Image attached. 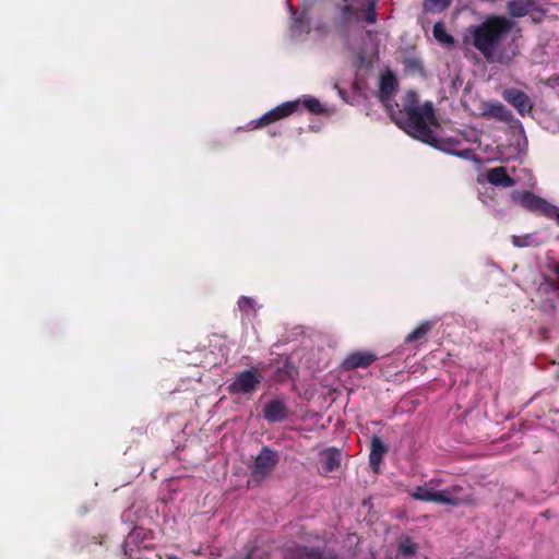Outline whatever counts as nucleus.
I'll use <instances>...</instances> for the list:
<instances>
[{"mask_svg": "<svg viewBox=\"0 0 559 559\" xmlns=\"http://www.w3.org/2000/svg\"><path fill=\"white\" fill-rule=\"evenodd\" d=\"M299 559H337L333 556H324L319 549L307 548Z\"/></svg>", "mask_w": 559, "mask_h": 559, "instance_id": "nucleus-25", "label": "nucleus"}, {"mask_svg": "<svg viewBox=\"0 0 559 559\" xmlns=\"http://www.w3.org/2000/svg\"><path fill=\"white\" fill-rule=\"evenodd\" d=\"M484 115L490 118H495L501 121H509L512 118V114L501 104L488 105L484 111Z\"/></svg>", "mask_w": 559, "mask_h": 559, "instance_id": "nucleus-18", "label": "nucleus"}, {"mask_svg": "<svg viewBox=\"0 0 559 559\" xmlns=\"http://www.w3.org/2000/svg\"><path fill=\"white\" fill-rule=\"evenodd\" d=\"M530 7V0H512L508 3V11L513 17H521L527 14Z\"/></svg>", "mask_w": 559, "mask_h": 559, "instance_id": "nucleus-20", "label": "nucleus"}, {"mask_svg": "<svg viewBox=\"0 0 559 559\" xmlns=\"http://www.w3.org/2000/svg\"><path fill=\"white\" fill-rule=\"evenodd\" d=\"M150 533L145 531L143 527L135 526L128 535L126 542L123 543V554L124 556L133 559V547H146L144 542L148 538Z\"/></svg>", "mask_w": 559, "mask_h": 559, "instance_id": "nucleus-12", "label": "nucleus"}, {"mask_svg": "<svg viewBox=\"0 0 559 559\" xmlns=\"http://www.w3.org/2000/svg\"><path fill=\"white\" fill-rule=\"evenodd\" d=\"M412 497L416 500L426 502H438V503H454L451 498V493L448 490H433L426 486H418L415 488Z\"/></svg>", "mask_w": 559, "mask_h": 559, "instance_id": "nucleus-9", "label": "nucleus"}, {"mask_svg": "<svg viewBox=\"0 0 559 559\" xmlns=\"http://www.w3.org/2000/svg\"><path fill=\"white\" fill-rule=\"evenodd\" d=\"M552 216H555L557 218V222L559 224V212L557 211L556 207H555V214H552Z\"/></svg>", "mask_w": 559, "mask_h": 559, "instance_id": "nucleus-27", "label": "nucleus"}, {"mask_svg": "<svg viewBox=\"0 0 559 559\" xmlns=\"http://www.w3.org/2000/svg\"><path fill=\"white\" fill-rule=\"evenodd\" d=\"M297 373L295 366L289 361L285 360L283 366L278 367L274 372V379L277 382H285L288 379L294 378Z\"/></svg>", "mask_w": 559, "mask_h": 559, "instance_id": "nucleus-19", "label": "nucleus"}, {"mask_svg": "<svg viewBox=\"0 0 559 559\" xmlns=\"http://www.w3.org/2000/svg\"><path fill=\"white\" fill-rule=\"evenodd\" d=\"M288 414L287 405L280 399H272L263 406V417L269 423H281Z\"/></svg>", "mask_w": 559, "mask_h": 559, "instance_id": "nucleus-11", "label": "nucleus"}, {"mask_svg": "<svg viewBox=\"0 0 559 559\" xmlns=\"http://www.w3.org/2000/svg\"><path fill=\"white\" fill-rule=\"evenodd\" d=\"M342 23L349 24L354 17H359V9L354 8L350 4H346L342 8Z\"/></svg>", "mask_w": 559, "mask_h": 559, "instance_id": "nucleus-24", "label": "nucleus"}, {"mask_svg": "<svg viewBox=\"0 0 559 559\" xmlns=\"http://www.w3.org/2000/svg\"><path fill=\"white\" fill-rule=\"evenodd\" d=\"M513 241L515 245L518 246H521L522 243H520V237H513Z\"/></svg>", "mask_w": 559, "mask_h": 559, "instance_id": "nucleus-28", "label": "nucleus"}, {"mask_svg": "<svg viewBox=\"0 0 559 559\" xmlns=\"http://www.w3.org/2000/svg\"><path fill=\"white\" fill-rule=\"evenodd\" d=\"M487 180L495 186L499 187H512L514 180L507 174L504 167H496L487 173Z\"/></svg>", "mask_w": 559, "mask_h": 559, "instance_id": "nucleus-15", "label": "nucleus"}, {"mask_svg": "<svg viewBox=\"0 0 559 559\" xmlns=\"http://www.w3.org/2000/svg\"><path fill=\"white\" fill-rule=\"evenodd\" d=\"M362 17L367 24H374L377 22V7L376 2L369 1L366 9H359V17Z\"/></svg>", "mask_w": 559, "mask_h": 559, "instance_id": "nucleus-23", "label": "nucleus"}, {"mask_svg": "<svg viewBox=\"0 0 559 559\" xmlns=\"http://www.w3.org/2000/svg\"><path fill=\"white\" fill-rule=\"evenodd\" d=\"M418 544L408 536H402L397 544V559L411 558L418 551Z\"/></svg>", "mask_w": 559, "mask_h": 559, "instance_id": "nucleus-17", "label": "nucleus"}, {"mask_svg": "<svg viewBox=\"0 0 559 559\" xmlns=\"http://www.w3.org/2000/svg\"><path fill=\"white\" fill-rule=\"evenodd\" d=\"M558 272H559V264H558Z\"/></svg>", "mask_w": 559, "mask_h": 559, "instance_id": "nucleus-30", "label": "nucleus"}, {"mask_svg": "<svg viewBox=\"0 0 559 559\" xmlns=\"http://www.w3.org/2000/svg\"><path fill=\"white\" fill-rule=\"evenodd\" d=\"M301 107L306 108L313 115H321L324 112V107L314 97H305L302 102L300 99L285 102L275 108L269 110L262 115L259 119L252 120L250 126L252 129H261L267 127L276 121L292 116L295 112H299Z\"/></svg>", "mask_w": 559, "mask_h": 559, "instance_id": "nucleus-3", "label": "nucleus"}, {"mask_svg": "<svg viewBox=\"0 0 559 559\" xmlns=\"http://www.w3.org/2000/svg\"><path fill=\"white\" fill-rule=\"evenodd\" d=\"M388 452V447L380 437L373 435L370 440L369 463L374 472L379 471V466Z\"/></svg>", "mask_w": 559, "mask_h": 559, "instance_id": "nucleus-13", "label": "nucleus"}, {"mask_svg": "<svg viewBox=\"0 0 559 559\" xmlns=\"http://www.w3.org/2000/svg\"><path fill=\"white\" fill-rule=\"evenodd\" d=\"M503 98L511 104L521 115H525L532 111L533 103L530 97L522 91L515 88L506 90Z\"/></svg>", "mask_w": 559, "mask_h": 559, "instance_id": "nucleus-10", "label": "nucleus"}, {"mask_svg": "<svg viewBox=\"0 0 559 559\" xmlns=\"http://www.w3.org/2000/svg\"><path fill=\"white\" fill-rule=\"evenodd\" d=\"M432 329V323L429 321L421 322L415 330H413L404 340L406 345H415L416 347L424 344L427 340L428 333Z\"/></svg>", "mask_w": 559, "mask_h": 559, "instance_id": "nucleus-14", "label": "nucleus"}, {"mask_svg": "<svg viewBox=\"0 0 559 559\" xmlns=\"http://www.w3.org/2000/svg\"><path fill=\"white\" fill-rule=\"evenodd\" d=\"M378 357L370 352H353L348 354L341 364V368L345 371L355 370L358 368H367L372 365Z\"/></svg>", "mask_w": 559, "mask_h": 559, "instance_id": "nucleus-8", "label": "nucleus"}, {"mask_svg": "<svg viewBox=\"0 0 559 559\" xmlns=\"http://www.w3.org/2000/svg\"><path fill=\"white\" fill-rule=\"evenodd\" d=\"M238 307L241 312L249 314V312L253 309V299L242 296L238 300Z\"/></svg>", "mask_w": 559, "mask_h": 559, "instance_id": "nucleus-26", "label": "nucleus"}, {"mask_svg": "<svg viewBox=\"0 0 559 559\" xmlns=\"http://www.w3.org/2000/svg\"><path fill=\"white\" fill-rule=\"evenodd\" d=\"M397 88V80L392 72H388L381 76L380 80V91L379 98L381 103L384 105L389 115H391L395 109V104H393L392 95Z\"/></svg>", "mask_w": 559, "mask_h": 559, "instance_id": "nucleus-7", "label": "nucleus"}, {"mask_svg": "<svg viewBox=\"0 0 559 559\" xmlns=\"http://www.w3.org/2000/svg\"><path fill=\"white\" fill-rule=\"evenodd\" d=\"M514 23L504 16H489L474 31V45L491 60L498 51L503 37L511 32Z\"/></svg>", "mask_w": 559, "mask_h": 559, "instance_id": "nucleus-2", "label": "nucleus"}, {"mask_svg": "<svg viewBox=\"0 0 559 559\" xmlns=\"http://www.w3.org/2000/svg\"><path fill=\"white\" fill-rule=\"evenodd\" d=\"M261 381L262 374L257 369L243 370L229 384L228 391L231 394H249L255 391Z\"/></svg>", "mask_w": 559, "mask_h": 559, "instance_id": "nucleus-5", "label": "nucleus"}, {"mask_svg": "<svg viewBox=\"0 0 559 559\" xmlns=\"http://www.w3.org/2000/svg\"><path fill=\"white\" fill-rule=\"evenodd\" d=\"M451 4V0H424L423 8L426 12H442Z\"/></svg>", "mask_w": 559, "mask_h": 559, "instance_id": "nucleus-22", "label": "nucleus"}, {"mask_svg": "<svg viewBox=\"0 0 559 559\" xmlns=\"http://www.w3.org/2000/svg\"><path fill=\"white\" fill-rule=\"evenodd\" d=\"M166 559H180V558L175 555H167Z\"/></svg>", "mask_w": 559, "mask_h": 559, "instance_id": "nucleus-29", "label": "nucleus"}, {"mask_svg": "<svg viewBox=\"0 0 559 559\" xmlns=\"http://www.w3.org/2000/svg\"><path fill=\"white\" fill-rule=\"evenodd\" d=\"M513 199L528 211L537 212L548 217L555 214L554 205L532 192L514 193Z\"/></svg>", "mask_w": 559, "mask_h": 559, "instance_id": "nucleus-6", "label": "nucleus"}, {"mask_svg": "<svg viewBox=\"0 0 559 559\" xmlns=\"http://www.w3.org/2000/svg\"><path fill=\"white\" fill-rule=\"evenodd\" d=\"M433 37L441 44H454V37L447 33L445 26L442 22H437L433 26Z\"/></svg>", "mask_w": 559, "mask_h": 559, "instance_id": "nucleus-21", "label": "nucleus"}, {"mask_svg": "<svg viewBox=\"0 0 559 559\" xmlns=\"http://www.w3.org/2000/svg\"><path fill=\"white\" fill-rule=\"evenodd\" d=\"M322 469L324 473L336 471L341 465V452L335 448H330L321 454Z\"/></svg>", "mask_w": 559, "mask_h": 559, "instance_id": "nucleus-16", "label": "nucleus"}, {"mask_svg": "<svg viewBox=\"0 0 559 559\" xmlns=\"http://www.w3.org/2000/svg\"><path fill=\"white\" fill-rule=\"evenodd\" d=\"M390 115L392 120L408 135L445 153L454 154V140H440L437 132L440 123L431 102L419 104L418 94L409 90L402 97V104Z\"/></svg>", "mask_w": 559, "mask_h": 559, "instance_id": "nucleus-1", "label": "nucleus"}, {"mask_svg": "<svg viewBox=\"0 0 559 559\" xmlns=\"http://www.w3.org/2000/svg\"><path fill=\"white\" fill-rule=\"evenodd\" d=\"M278 453L269 447H263L254 459L251 477L257 483L264 480L278 463Z\"/></svg>", "mask_w": 559, "mask_h": 559, "instance_id": "nucleus-4", "label": "nucleus"}]
</instances>
